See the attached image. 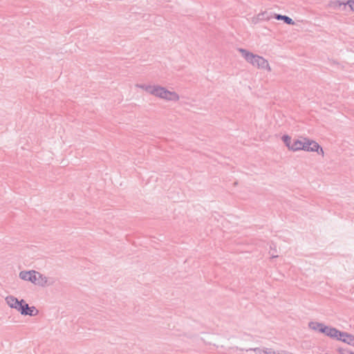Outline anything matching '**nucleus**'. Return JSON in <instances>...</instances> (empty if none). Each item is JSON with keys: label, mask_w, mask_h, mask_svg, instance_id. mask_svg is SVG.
Here are the masks:
<instances>
[{"label": "nucleus", "mask_w": 354, "mask_h": 354, "mask_svg": "<svg viewBox=\"0 0 354 354\" xmlns=\"http://www.w3.org/2000/svg\"><path fill=\"white\" fill-rule=\"evenodd\" d=\"M238 51L241 53L242 57L253 66L259 69H266L271 71V68L267 59L261 56L254 54L244 48H239Z\"/></svg>", "instance_id": "1"}, {"label": "nucleus", "mask_w": 354, "mask_h": 354, "mask_svg": "<svg viewBox=\"0 0 354 354\" xmlns=\"http://www.w3.org/2000/svg\"><path fill=\"white\" fill-rule=\"evenodd\" d=\"M31 283L41 287H45L53 285V281L40 272L35 271L32 278Z\"/></svg>", "instance_id": "2"}, {"label": "nucleus", "mask_w": 354, "mask_h": 354, "mask_svg": "<svg viewBox=\"0 0 354 354\" xmlns=\"http://www.w3.org/2000/svg\"><path fill=\"white\" fill-rule=\"evenodd\" d=\"M19 312L22 315L35 316L38 314L39 311L35 306H29L24 299H21V306H19Z\"/></svg>", "instance_id": "3"}, {"label": "nucleus", "mask_w": 354, "mask_h": 354, "mask_svg": "<svg viewBox=\"0 0 354 354\" xmlns=\"http://www.w3.org/2000/svg\"><path fill=\"white\" fill-rule=\"evenodd\" d=\"M303 150L306 151H317L318 153H319V150H320V153L324 156V151L319 144L314 140L306 138H304Z\"/></svg>", "instance_id": "4"}, {"label": "nucleus", "mask_w": 354, "mask_h": 354, "mask_svg": "<svg viewBox=\"0 0 354 354\" xmlns=\"http://www.w3.org/2000/svg\"><path fill=\"white\" fill-rule=\"evenodd\" d=\"M335 4L341 10L354 11V0H335Z\"/></svg>", "instance_id": "5"}, {"label": "nucleus", "mask_w": 354, "mask_h": 354, "mask_svg": "<svg viewBox=\"0 0 354 354\" xmlns=\"http://www.w3.org/2000/svg\"><path fill=\"white\" fill-rule=\"evenodd\" d=\"M336 339L354 346V336L346 332L339 330V335H337Z\"/></svg>", "instance_id": "6"}, {"label": "nucleus", "mask_w": 354, "mask_h": 354, "mask_svg": "<svg viewBox=\"0 0 354 354\" xmlns=\"http://www.w3.org/2000/svg\"><path fill=\"white\" fill-rule=\"evenodd\" d=\"M320 333L326 334L327 336L336 339L337 335H339V330L335 328H330L323 325V327L320 328Z\"/></svg>", "instance_id": "7"}, {"label": "nucleus", "mask_w": 354, "mask_h": 354, "mask_svg": "<svg viewBox=\"0 0 354 354\" xmlns=\"http://www.w3.org/2000/svg\"><path fill=\"white\" fill-rule=\"evenodd\" d=\"M6 304L11 308L16 309L17 311L19 309V306H21V300H18L14 296L10 295L6 297L5 299Z\"/></svg>", "instance_id": "8"}, {"label": "nucleus", "mask_w": 354, "mask_h": 354, "mask_svg": "<svg viewBox=\"0 0 354 354\" xmlns=\"http://www.w3.org/2000/svg\"><path fill=\"white\" fill-rule=\"evenodd\" d=\"M165 94H163V96L162 99L168 100V101H174L176 102L179 100V95L176 92H172L170 91H168L167 89H165Z\"/></svg>", "instance_id": "9"}, {"label": "nucleus", "mask_w": 354, "mask_h": 354, "mask_svg": "<svg viewBox=\"0 0 354 354\" xmlns=\"http://www.w3.org/2000/svg\"><path fill=\"white\" fill-rule=\"evenodd\" d=\"M165 89L166 88L165 87L158 85H153V89L151 94L162 99L163 94H165L164 92Z\"/></svg>", "instance_id": "10"}, {"label": "nucleus", "mask_w": 354, "mask_h": 354, "mask_svg": "<svg viewBox=\"0 0 354 354\" xmlns=\"http://www.w3.org/2000/svg\"><path fill=\"white\" fill-rule=\"evenodd\" d=\"M35 272V270L21 271L19 276L21 279L31 282Z\"/></svg>", "instance_id": "11"}, {"label": "nucleus", "mask_w": 354, "mask_h": 354, "mask_svg": "<svg viewBox=\"0 0 354 354\" xmlns=\"http://www.w3.org/2000/svg\"><path fill=\"white\" fill-rule=\"evenodd\" d=\"M304 148V138L302 140H295L292 142L290 149L292 151L303 150Z\"/></svg>", "instance_id": "12"}, {"label": "nucleus", "mask_w": 354, "mask_h": 354, "mask_svg": "<svg viewBox=\"0 0 354 354\" xmlns=\"http://www.w3.org/2000/svg\"><path fill=\"white\" fill-rule=\"evenodd\" d=\"M275 19L277 20H283L286 24L292 25L294 24L293 20L288 16L281 15H276Z\"/></svg>", "instance_id": "13"}, {"label": "nucleus", "mask_w": 354, "mask_h": 354, "mask_svg": "<svg viewBox=\"0 0 354 354\" xmlns=\"http://www.w3.org/2000/svg\"><path fill=\"white\" fill-rule=\"evenodd\" d=\"M323 324L316 322H310L308 324V326L310 329L314 330H318L320 332V328L323 327Z\"/></svg>", "instance_id": "14"}, {"label": "nucleus", "mask_w": 354, "mask_h": 354, "mask_svg": "<svg viewBox=\"0 0 354 354\" xmlns=\"http://www.w3.org/2000/svg\"><path fill=\"white\" fill-rule=\"evenodd\" d=\"M136 86L140 88H142L147 91L149 93H151L152 89H153V85H147V84H136Z\"/></svg>", "instance_id": "15"}, {"label": "nucleus", "mask_w": 354, "mask_h": 354, "mask_svg": "<svg viewBox=\"0 0 354 354\" xmlns=\"http://www.w3.org/2000/svg\"><path fill=\"white\" fill-rule=\"evenodd\" d=\"M282 140L286 145V147H288L290 149V147H291L292 142H291V138L288 135H284L282 136Z\"/></svg>", "instance_id": "16"}, {"label": "nucleus", "mask_w": 354, "mask_h": 354, "mask_svg": "<svg viewBox=\"0 0 354 354\" xmlns=\"http://www.w3.org/2000/svg\"><path fill=\"white\" fill-rule=\"evenodd\" d=\"M254 351L256 353V354H266L265 348H250L248 350H246V351Z\"/></svg>", "instance_id": "17"}, {"label": "nucleus", "mask_w": 354, "mask_h": 354, "mask_svg": "<svg viewBox=\"0 0 354 354\" xmlns=\"http://www.w3.org/2000/svg\"><path fill=\"white\" fill-rule=\"evenodd\" d=\"M265 353L266 354H277V352L269 348H265Z\"/></svg>", "instance_id": "18"}, {"label": "nucleus", "mask_w": 354, "mask_h": 354, "mask_svg": "<svg viewBox=\"0 0 354 354\" xmlns=\"http://www.w3.org/2000/svg\"><path fill=\"white\" fill-rule=\"evenodd\" d=\"M277 354H293V353L286 351H280L277 352Z\"/></svg>", "instance_id": "19"}, {"label": "nucleus", "mask_w": 354, "mask_h": 354, "mask_svg": "<svg viewBox=\"0 0 354 354\" xmlns=\"http://www.w3.org/2000/svg\"><path fill=\"white\" fill-rule=\"evenodd\" d=\"M340 351L342 352V354H354V353L348 351H345V350L341 351L340 350Z\"/></svg>", "instance_id": "20"}, {"label": "nucleus", "mask_w": 354, "mask_h": 354, "mask_svg": "<svg viewBox=\"0 0 354 354\" xmlns=\"http://www.w3.org/2000/svg\"><path fill=\"white\" fill-rule=\"evenodd\" d=\"M272 258H275V257H277V255H276V254H272Z\"/></svg>", "instance_id": "21"}]
</instances>
